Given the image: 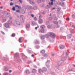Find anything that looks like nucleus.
I'll list each match as a JSON object with an SVG mask.
<instances>
[{
    "instance_id": "nucleus-9",
    "label": "nucleus",
    "mask_w": 75,
    "mask_h": 75,
    "mask_svg": "<svg viewBox=\"0 0 75 75\" xmlns=\"http://www.w3.org/2000/svg\"><path fill=\"white\" fill-rule=\"evenodd\" d=\"M40 27L41 29H44L45 28V26L44 25H42L40 26Z\"/></svg>"
},
{
    "instance_id": "nucleus-43",
    "label": "nucleus",
    "mask_w": 75,
    "mask_h": 75,
    "mask_svg": "<svg viewBox=\"0 0 75 75\" xmlns=\"http://www.w3.org/2000/svg\"><path fill=\"white\" fill-rule=\"evenodd\" d=\"M3 75H8V73H4Z\"/></svg>"
},
{
    "instance_id": "nucleus-29",
    "label": "nucleus",
    "mask_w": 75,
    "mask_h": 75,
    "mask_svg": "<svg viewBox=\"0 0 75 75\" xmlns=\"http://www.w3.org/2000/svg\"><path fill=\"white\" fill-rule=\"evenodd\" d=\"M45 37H46V38H48L49 37H50V35H45Z\"/></svg>"
},
{
    "instance_id": "nucleus-23",
    "label": "nucleus",
    "mask_w": 75,
    "mask_h": 75,
    "mask_svg": "<svg viewBox=\"0 0 75 75\" xmlns=\"http://www.w3.org/2000/svg\"><path fill=\"white\" fill-rule=\"evenodd\" d=\"M34 10H37V7L36 6H34L33 8Z\"/></svg>"
},
{
    "instance_id": "nucleus-37",
    "label": "nucleus",
    "mask_w": 75,
    "mask_h": 75,
    "mask_svg": "<svg viewBox=\"0 0 75 75\" xmlns=\"http://www.w3.org/2000/svg\"><path fill=\"white\" fill-rule=\"evenodd\" d=\"M49 4L50 6H51V5H53V2H52L51 3H49Z\"/></svg>"
},
{
    "instance_id": "nucleus-28",
    "label": "nucleus",
    "mask_w": 75,
    "mask_h": 75,
    "mask_svg": "<svg viewBox=\"0 0 75 75\" xmlns=\"http://www.w3.org/2000/svg\"><path fill=\"white\" fill-rule=\"evenodd\" d=\"M45 50H42V51L40 52L41 53H42V54H44V53H45Z\"/></svg>"
},
{
    "instance_id": "nucleus-53",
    "label": "nucleus",
    "mask_w": 75,
    "mask_h": 75,
    "mask_svg": "<svg viewBox=\"0 0 75 75\" xmlns=\"http://www.w3.org/2000/svg\"><path fill=\"white\" fill-rule=\"evenodd\" d=\"M59 25H58V24H57V28H59Z\"/></svg>"
},
{
    "instance_id": "nucleus-5",
    "label": "nucleus",
    "mask_w": 75,
    "mask_h": 75,
    "mask_svg": "<svg viewBox=\"0 0 75 75\" xmlns=\"http://www.w3.org/2000/svg\"><path fill=\"white\" fill-rule=\"evenodd\" d=\"M42 72H46L47 71V69L46 67H43L42 68Z\"/></svg>"
},
{
    "instance_id": "nucleus-19",
    "label": "nucleus",
    "mask_w": 75,
    "mask_h": 75,
    "mask_svg": "<svg viewBox=\"0 0 75 75\" xmlns=\"http://www.w3.org/2000/svg\"><path fill=\"white\" fill-rule=\"evenodd\" d=\"M25 72H26V74H29L30 73V71L28 70H26L25 71Z\"/></svg>"
},
{
    "instance_id": "nucleus-55",
    "label": "nucleus",
    "mask_w": 75,
    "mask_h": 75,
    "mask_svg": "<svg viewBox=\"0 0 75 75\" xmlns=\"http://www.w3.org/2000/svg\"><path fill=\"white\" fill-rule=\"evenodd\" d=\"M33 67L34 68H37V66H36L35 65H34Z\"/></svg>"
},
{
    "instance_id": "nucleus-51",
    "label": "nucleus",
    "mask_w": 75,
    "mask_h": 75,
    "mask_svg": "<svg viewBox=\"0 0 75 75\" xmlns=\"http://www.w3.org/2000/svg\"><path fill=\"white\" fill-rule=\"evenodd\" d=\"M54 24H58V22L55 21L54 22Z\"/></svg>"
},
{
    "instance_id": "nucleus-18",
    "label": "nucleus",
    "mask_w": 75,
    "mask_h": 75,
    "mask_svg": "<svg viewBox=\"0 0 75 75\" xmlns=\"http://www.w3.org/2000/svg\"><path fill=\"white\" fill-rule=\"evenodd\" d=\"M35 44H39V41L38 40L35 41Z\"/></svg>"
},
{
    "instance_id": "nucleus-11",
    "label": "nucleus",
    "mask_w": 75,
    "mask_h": 75,
    "mask_svg": "<svg viewBox=\"0 0 75 75\" xmlns=\"http://www.w3.org/2000/svg\"><path fill=\"white\" fill-rule=\"evenodd\" d=\"M42 43L43 45H45L46 44V42L44 40H43L42 42Z\"/></svg>"
},
{
    "instance_id": "nucleus-42",
    "label": "nucleus",
    "mask_w": 75,
    "mask_h": 75,
    "mask_svg": "<svg viewBox=\"0 0 75 75\" xmlns=\"http://www.w3.org/2000/svg\"><path fill=\"white\" fill-rule=\"evenodd\" d=\"M51 74H52V75H54L55 74V73H54L53 72H51Z\"/></svg>"
},
{
    "instance_id": "nucleus-3",
    "label": "nucleus",
    "mask_w": 75,
    "mask_h": 75,
    "mask_svg": "<svg viewBox=\"0 0 75 75\" xmlns=\"http://www.w3.org/2000/svg\"><path fill=\"white\" fill-rule=\"evenodd\" d=\"M50 62V60H47L46 63V65L47 68H49L50 67V66L49 65Z\"/></svg>"
},
{
    "instance_id": "nucleus-38",
    "label": "nucleus",
    "mask_w": 75,
    "mask_h": 75,
    "mask_svg": "<svg viewBox=\"0 0 75 75\" xmlns=\"http://www.w3.org/2000/svg\"><path fill=\"white\" fill-rule=\"evenodd\" d=\"M34 20H35V21H37V17H35L34 18Z\"/></svg>"
},
{
    "instance_id": "nucleus-7",
    "label": "nucleus",
    "mask_w": 75,
    "mask_h": 75,
    "mask_svg": "<svg viewBox=\"0 0 75 75\" xmlns=\"http://www.w3.org/2000/svg\"><path fill=\"white\" fill-rule=\"evenodd\" d=\"M27 1L31 4H34V2L33 1L31 0H27Z\"/></svg>"
},
{
    "instance_id": "nucleus-13",
    "label": "nucleus",
    "mask_w": 75,
    "mask_h": 75,
    "mask_svg": "<svg viewBox=\"0 0 75 75\" xmlns=\"http://www.w3.org/2000/svg\"><path fill=\"white\" fill-rule=\"evenodd\" d=\"M68 39H69V38H71V37H72V34H69L68 35Z\"/></svg>"
},
{
    "instance_id": "nucleus-4",
    "label": "nucleus",
    "mask_w": 75,
    "mask_h": 75,
    "mask_svg": "<svg viewBox=\"0 0 75 75\" xmlns=\"http://www.w3.org/2000/svg\"><path fill=\"white\" fill-rule=\"evenodd\" d=\"M15 22L16 23V24L17 25H20L21 24L20 23V22L18 21V20H16L15 21Z\"/></svg>"
},
{
    "instance_id": "nucleus-17",
    "label": "nucleus",
    "mask_w": 75,
    "mask_h": 75,
    "mask_svg": "<svg viewBox=\"0 0 75 75\" xmlns=\"http://www.w3.org/2000/svg\"><path fill=\"white\" fill-rule=\"evenodd\" d=\"M40 74H41L42 72V69H40L38 70Z\"/></svg>"
},
{
    "instance_id": "nucleus-21",
    "label": "nucleus",
    "mask_w": 75,
    "mask_h": 75,
    "mask_svg": "<svg viewBox=\"0 0 75 75\" xmlns=\"http://www.w3.org/2000/svg\"><path fill=\"white\" fill-rule=\"evenodd\" d=\"M62 3L61 2H60L59 4L60 5V6H64V2H62Z\"/></svg>"
},
{
    "instance_id": "nucleus-26",
    "label": "nucleus",
    "mask_w": 75,
    "mask_h": 75,
    "mask_svg": "<svg viewBox=\"0 0 75 75\" xmlns=\"http://www.w3.org/2000/svg\"><path fill=\"white\" fill-rule=\"evenodd\" d=\"M28 8L29 9H32L33 8V7H31V6H28Z\"/></svg>"
},
{
    "instance_id": "nucleus-24",
    "label": "nucleus",
    "mask_w": 75,
    "mask_h": 75,
    "mask_svg": "<svg viewBox=\"0 0 75 75\" xmlns=\"http://www.w3.org/2000/svg\"><path fill=\"white\" fill-rule=\"evenodd\" d=\"M21 38H20L19 39L18 41L19 42H22L21 41V40H22Z\"/></svg>"
},
{
    "instance_id": "nucleus-31",
    "label": "nucleus",
    "mask_w": 75,
    "mask_h": 75,
    "mask_svg": "<svg viewBox=\"0 0 75 75\" xmlns=\"http://www.w3.org/2000/svg\"><path fill=\"white\" fill-rule=\"evenodd\" d=\"M26 27L27 28H30V24H28L26 25Z\"/></svg>"
},
{
    "instance_id": "nucleus-64",
    "label": "nucleus",
    "mask_w": 75,
    "mask_h": 75,
    "mask_svg": "<svg viewBox=\"0 0 75 75\" xmlns=\"http://www.w3.org/2000/svg\"><path fill=\"white\" fill-rule=\"evenodd\" d=\"M18 8H21V6H18Z\"/></svg>"
},
{
    "instance_id": "nucleus-10",
    "label": "nucleus",
    "mask_w": 75,
    "mask_h": 75,
    "mask_svg": "<svg viewBox=\"0 0 75 75\" xmlns=\"http://www.w3.org/2000/svg\"><path fill=\"white\" fill-rule=\"evenodd\" d=\"M5 27H6V28H10L9 25H8V23H6L5 24Z\"/></svg>"
},
{
    "instance_id": "nucleus-46",
    "label": "nucleus",
    "mask_w": 75,
    "mask_h": 75,
    "mask_svg": "<svg viewBox=\"0 0 75 75\" xmlns=\"http://www.w3.org/2000/svg\"><path fill=\"white\" fill-rule=\"evenodd\" d=\"M13 3H12V2H11L10 3V6H13Z\"/></svg>"
},
{
    "instance_id": "nucleus-6",
    "label": "nucleus",
    "mask_w": 75,
    "mask_h": 75,
    "mask_svg": "<svg viewBox=\"0 0 75 75\" xmlns=\"http://www.w3.org/2000/svg\"><path fill=\"white\" fill-rule=\"evenodd\" d=\"M39 33H44V29H39Z\"/></svg>"
},
{
    "instance_id": "nucleus-44",
    "label": "nucleus",
    "mask_w": 75,
    "mask_h": 75,
    "mask_svg": "<svg viewBox=\"0 0 75 75\" xmlns=\"http://www.w3.org/2000/svg\"><path fill=\"white\" fill-rule=\"evenodd\" d=\"M75 14H73L72 15V17L73 18H74V17H75Z\"/></svg>"
},
{
    "instance_id": "nucleus-39",
    "label": "nucleus",
    "mask_w": 75,
    "mask_h": 75,
    "mask_svg": "<svg viewBox=\"0 0 75 75\" xmlns=\"http://www.w3.org/2000/svg\"><path fill=\"white\" fill-rule=\"evenodd\" d=\"M19 1L20 2L21 4H22V3H23V1H21V0H19Z\"/></svg>"
},
{
    "instance_id": "nucleus-60",
    "label": "nucleus",
    "mask_w": 75,
    "mask_h": 75,
    "mask_svg": "<svg viewBox=\"0 0 75 75\" xmlns=\"http://www.w3.org/2000/svg\"><path fill=\"white\" fill-rule=\"evenodd\" d=\"M66 20H69V18H68L66 19Z\"/></svg>"
},
{
    "instance_id": "nucleus-62",
    "label": "nucleus",
    "mask_w": 75,
    "mask_h": 75,
    "mask_svg": "<svg viewBox=\"0 0 75 75\" xmlns=\"http://www.w3.org/2000/svg\"><path fill=\"white\" fill-rule=\"evenodd\" d=\"M32 57H34V54H32L31 55Z\"/></svg>"
},
{
    "instance_id": "nucleus-12",
    "label": "nucleus",
    "mask_w": 75,
    "mask_h": 75,
    "mask_svg": "<svg viewBox=\"0 0 75 75\" xmlns=\"http://www.w3.org/2000/svg\"><path fill=\"white\" fill-rule=\"evenodd\" d=\"M45 35H42L41 36V38L42 40H43V39H45Z\"/></svg>"
},
{
    "instance_id": "nucleus-54",
    "label": "nucleus",
    "mask_w": 75,
    "mask_h": 75,
    "mask_svg": "<svg viewBox=\"0 0 75 75\" xmlns=\"http://www.w3.org/2000/svg\"><path fill=\"white\" fill-rule=\"evenodd\" d=\"M1 32L2 34H3V35H4L5 34V33H4L2 31H1Z\"/></svg>"
},
{
    "instance_id": "nucleus-35",
    "label": "nucleus",
    "mask_w": 75,
    "mask_h": 75,
    "mask_svg": "<svg viewBox=\"0 0 75 75\" xmlns=\"http://www.w3.org/2000/svg\"><path fill=\"white\" fill-rule=\"evenodd\" d=\"M12 37H15L16 36V34L14 33H13L12 35H11Z\"/></svg>"
},
{
    "instance_id": "nucleus-30",
    "label": "nucleus",
    "mask_w": 75,
    "mask_h": 75,
    "mask_svg": "<svg viewBox=\"0 0 75 75\" xmlns=\"http://www.w3.org/2000/svg\"><path fill=\"white\" fill-rule=\"evenodd\" d=\"M35 47L37 49H38V48H40V46H38V45H36V46H35Z\"/></svg>"
},
{
    "instance_id": "nucleus-57",
    "label": "nucleus",
    "mask_w": 75,
    "mask_h": 75,
    "mask_svg": "<svg viewBox=\"0 0 75 75\" xmlns=\"http://www.w3.org/2000/svg\"><path fill=\"white\" fill-rule=\"evenodd\" d=\"M69 71H72V69H71L69 70V71H68V72H69Z\"/></svg>"
},
{
    "instance_id": "nucleus-40",
    "label": "nucleus",
    "mask_w": 75,
    "mask_h": 75,
    "mask_svg": "<svg viewBox=\"0 0 75 75\" xmlns=\"http://www.w3.org/2000/svg\"><path fill=\"white\" fill-rule=\"evenodd\" d=\"M12 10L13 11H15L16 9H15V7L13 6L12 8Z\"/></svg>"
},
{
    "instance_id": "nucleus-48",
    "label": "nucleus",
    "mask_w": 75,
    "mask_h": 75,
    "mask_svg": "<svg viewBox=\"0 0 75 75\" xmlns=\"http://www.w3.org/2000/svg\"><path fill=\"white\" fill-rule=\"evenodd\" d=\"M16 11V12H17V13H20V11L19 10H17Z\"/></svg>"
},
{
    "instance_id": "nucleus-49",
    "label": "nucleus",
    "mask_w": 75,
    "mask_h": 75,
    "mask_svg": "<svg viewBox=\"0 0 75 75\" xmlns=\"http://www.w3.org/2000/svg\"><path fill=\"white\" fill-rule=\"evenodd\" d=\"M58 20V18H57V17H56L54 18L55 20Z\"/></svg>"
},
{
    "instance_id": "nucleus-25",
    "label": "nucleus",
    "mask_w": 75,
    "mask_h": 75,
    "mask_svg": "<svg viewBox=\"0 0 75 75\" xmlns=\"http://www.w3.org/2000/svg\"><path fill=\"white\" fill-rule=\"evenodd\" d=\"M28 15H29V16H31L32 17H34V15L33 14H31V15H30V13H29Z\"/></svg>"
},
{
    "instance_id": "nucleus-34",
    "label": "nucleus",
    "mask_w": 75,
    "mask_h": 75,
    "mask_svg": "<svg viewBox=\"0 0 75 75\" xmlns=\"http://www.w3.org/2000/svg\"><path fill=\"white\" fill-rule=\"evenodd\" d=\"M60 65H61V64H60L59 63H58L57 64V65L56 67H59V66H60Z\"/></svg>"
},
{
    "instance_id": "nucleus-58",
    "label": "nucleus",
    "mask_w": 75,
    "mask_h": 75,
    "mask_svg": "<svg viewBox=\"0 0 75 75\" xmlns=\"http://www.w3.org/2000/svg\"><path fill=\"white\" fill-rule=\"evenodd\" d=\"M72 27H73V28H75V25H72Z\"/></svg>"
},
{
    "instance_id": "nucleus-41",
    "label": "nucleus",
    "mask_w": 75,
    "mask_h": 75,
    "mask_svg": "<svg viewBox=\"0 0 75 75\" xmlns=\"http://www.w3.org/2000/svg\"><path fill=\"white\" fill-rule=\"evenodd\" d=\"M21 13L22 14H24L25 13V11H24V10H22L21 11Z\"/></svg>"
},
{
    "instance_id": "nucleus-22",
    "label": "nucleus",
    "mask_w": 75,
    "mask_h": 75,
    "mask_svg": "<svg viewBox=\"0 0 75 75\" xmlns=\"http://www.w3.org/2000/svg\"><path fill=\"white\" fill-rule=\"evenodd\" d=\"M8 23L9 24H11L12 23V21L11 20H9L8 21Z\"/></svg>"
},
{
    "instance_id": "nucleus-56",
    "label": "nucleus",
    "mask_w": 75,
    "mask_h": 75,
    "mask_svg": "<svg viewBox=\"0 0 75 75\" xmlns=\"http://www.w3.org/2000/svg\"><path fill=\"white\" fill-rule=\"evenodd\" d=\"M31 62H32L31 61H29L28 63V64H30V63H31Z\"/></svg>"
},
{
    "instance_id": "nucleus-27",
    "label": "nucleus",
    "mask_w": 75,
    "mask_h": 75,
    "mask_svg": "<svg viewBox=\"0 0 75 75\" xmlns=\"http://www.w3.org/2000/svg\"><path fill=\"white\" fill-rule=\"evenodd\" d=\"M70 32H71V33L72 34L74 33V30L71 29L70 30Z\"/></svg>"
},
{
    "instance_id": "nucleus-36",
    "label": "nucleus",
    "mask_w": 75,
    "mask_h": 75,
    "mask_svg": "<svg viewBox=\"0 0 75 75\" xmlns=\"http://www.w3.org/2000/svg\"><path fill=\"white\" fill-rule=\"evenodd\" d=\"M41 0H38L37 1V2L38 3H41Z\"/></svg>"
},
{
    "instance_id": "nucleus-20",
    "label": "nucleus",
    "mask_w": 75,
    "mask_h": 75,
    "mask_svg": "<svg viewBox=\"0 0 75 75\" xmlns=\"http://www.w3.org/2000/svg\"><path fill=\"white\" fill-rule=\"evenodd\" d=\"M67 59V58L66 57H64L62 58L61 60L62 61H64V60H65Z\"/></svg>"
},
{
    "instance_id": "nucleus-1",
    "label": "nucleus",
    "mask_w": 75,
    "mask_h": 75,
    "mask_svg": "<svg viewBox=\"0 0 75 75\" xmlns=\"http://www.w3.org/2000/svg\"><path fill=\"white\" fill-rule=\"evenodd\" d=\"M19 55V54H18V53H16L14 55V57H17V59L18 61H21V60L20 59V57H18Z\"/></svg>"
},
{
    "instance_id": "nucleus-2",
    "label": "nucleus",
    "mask_w": 75,
    "mask_h": 75,
    "mask_svg": "<svg viewBox=\"0 0 75 75\" xmlns=\"http://www.w3.org/2000/svg\"><path fill=\"white\" fill-rule=\"evenodd\" d=\"M49 33L50 35V36L52 38H55V34L54 33L50 32Z\"/></svg>"
},
{
    "instance_id": "nucleus-16",
    "label": "nucleus",
    "mask_w": 75,
    "mask_h": 75,
    "mask_svg": "<svg viewBox=\"0 0 75 75\" xmlns=\"http://www.w3.org/2000/svg\"><path fill=\"white\" fill-rule=\"evenodd\" d=\"M32 72L33 73H35L37 72V70L36 69H32Z\"/></svg>"
},
{
    "instance_id": "nucleus-59",
    "label": "nucleus",
    "mask_w": 75,
    "mask_h": 75,
    "mask_svg": "<svg viewBox=\"0 0 75 75\" xmlns=\"http://www.w3.org/2000/svg\"><path fill=\"white\" fill-rule=\"evenodd\" d=\"M59 23H60V24H61V21H58Z\"/></svg>"
},
{
    "instance_id": "nucleus-8",
    "label": "nucleus",
    "mask_w": 75,
    "mask_h": 75,
    "mask_svg": "<svg viewBox=\"0 0 75 75\" xmlns=\"http://www.w3.org/2000/svg\"><path fill=\"white\" fill-rule=\"evenodd\" d=\"M64 48H65V46L64 45H62L59 46V48L61 50H63Z\"/></svg>"
},
{
    "instance_id": "nucleus-61",
    "label": "nucleus",
    "mask_w": 75,
    "mask_h": 75,
    "mask_svg": "<svg viewBox=\"0 0 75 75\" xmlns=\"http://www.w3.org/2000/svg\"><path fill=\"white\" fill-rule=\"evenodd\" d=\"M42 14H45V12H44L42 13Z\"/></svg>"
},
{
    "instance_id": "nucleus-52",
    "label": "nucleus",
    "mask_w": 75,
    "mask_h": 75,
    "mask_svg": "<svg viewBox=\"0 0 75 75\" xmlns=\"http://www.w3.org/2000/svg\"><path fill=\"white\" fill-rule=\"evenodd\" d=\"M3 60H6V57H4L3 58Z\"/></svg>"
},
{
    "instance_id": "nucleus-50",
    "label": "nucleus",
    "mask_w": 75,
    "mask_h": 75,
    "mask_svg": "<svg viewBox=\"0 0 75 75\" xmlns=\"http://www.w3.org/2000/svg\"><path fill=\"white\" fill-rule=\"evenodd\" d=\"M38 27H36L35 28V30H37V28H38L39 27V26H38Z\"/></svg>"
},
{
    "instance_id": "nucleus-33",
    "label": "nucleus",
    "mask_w": 75,
    "mask_h": 75,
    "mask_svg": "<svg viewBox=\"0 0 75 75\" xmlns=\"http://www.w3.org/2000/svg\"><path fill=\"white\" fill-rule=\"evenodd\" d=\"M32 24L33 25H35L36 23H35V22L33 21L32 22Z\"/></svg>"
},
{
    "instance_id": "nucleus-63",
    "label": "nucleus",
    "mask_w": 75,
    "mask_h": 75,
    "mask_svg": "<svg viewBox=\"0 0 75 75\" xmlns=\"http://www.w3.org/2000/svg\"><path fill=\"white\" fill-rule=\"evenodd\" d=\"M12 72V71H11V70H10L9 71V73H11V72Z\"/></svg>"
},
{
    "instance_id": "nucleus-14",
    "label": "nucleus",
    "mask_w": 75,
    "mask_h": 75,
    "mask_svg": "<svg viewBox=\"0 0 75 75\" xmlns=\"http://www.w3.org/2000/svg\"><path fill=\"white\" fill-rule=\"evenodd\" d=\"M8 69V67H5L4 68V70L6 71H7Z\"/></svg>"
},
{
    "instance_id": "nucleus-47",
    "label": "nucleus",
    "mask_w": 75,
    "mask_h": 75,
    "mask_svg": "<svg viewBox=\"0 0 75 75\" xmlns=\"http://www.w3.org/2000/svg\"><path fill=\"white\" fill-rule=\"evenodd\" d=\"M39 19H41V18H42V17H41V15H40V16H39Z\"/></svg>"
},
{
    "instance_id": "nucleus-32",
    "label": "nucleus",
    "mask_w": 75,
    "mask_h": 75,
    "mask_svg": "<svg viewBox=\"0 0 75 75\" xmlns=\"http://www.w3.org/2000/svg\"><path fill=\"white\" fill-rule=\"evenodd\" d=\"M43 55V56L44 57H48V55L46 54H45L44 55Z\"/></svg>"
},
{
    "instance_id": "nucleus-15",
    "label": "nucleus",
    "mask_w": 75,
    "mask_h": 75,
    "mask_svg": "<svg viewBox=\"0 0 75 75\" xmlns=\"http://www.w3.org/2000/svg\"><path fill=\"white\" fill-rule=\"evenodd\" d=\"M39 24H41L43 22V21L42 19H40L39 20Z\"/></svg>"
},
{
    "instance_id": "nucleus-45",
    "label": "nucleus",
    "mask_w": 75,
    "mask_h": 75,
    "mask_svg": "<svg viewBox=\"0 0 75 75\" xmlns=\"http://www.w3.org/2000/svg\"><path fill=\"white\" fill-rule=\"evenodd\" d=\"M52 19V17H50L49 18V20H51Z\"/></svg>"
}]
</instances>
